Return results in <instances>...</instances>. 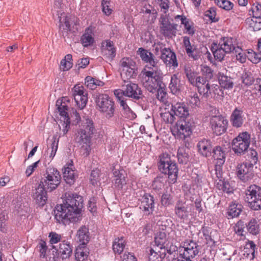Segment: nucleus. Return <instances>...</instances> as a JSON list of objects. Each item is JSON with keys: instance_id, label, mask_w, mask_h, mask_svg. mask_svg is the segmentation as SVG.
<instances>
[{"instance_id": "nucleus-35", "label": "nucleus", "mask_w": 261, "mask_h": 261, "mask_svg": "<svg viewBox=\"0 0 261 261\" xmlns=\"http://www.w3.org/2000/svg\"><path fill=\"white\" fill-rule=\"evenodd\" d=\"M72 164L68 166H65L63 171V177L67 184H73L75 180V171L73 169L72 161Z\"/></svg>"}, {"instance_id": "nucleus-64", "label": "nucleus", "mask_w": 261, "mask_h": 261, "mask_svg": "<svg viewBox=\"0 0 261 261\" xmlns=\"http://www.w3.org/2000/svg\"><path fill=\"white\" fill-rule=\"evenodd\" d=\"M49 238V243L51 245L57 244L59 242L61 243L62 236L61 234L54 231H51L48 234Z\"/></svg>"}, {"instance_id": "nucleus-52", "label": "nucleus", "mask_w": 261, "mask_h": 261, "mask_svg": "<svg viewBox=\"0 0 261 261\" xmlns=\"http://www.w3.org/2000/svg\"><path fill=\"white\" fill-rule=\"evenodd\" d=\"M37 250L40 253V257L41 258H45L46 257V252L47 250V246L45 241L40 240L36 246Z\"/></svg>"}, {"instance_id": "nucleus-54", "label": "nucleus", "mask_w": 261, "mask_h": 261, "mask_svg": "<svg viewBox=\"0 0 261 261\" xmlns=\"http://www.w3.org/2000/svg\"><path fill=\"white\" fill-rule=\"evenodd\" d=\"M197 89L199 93L202 95L204 97L207 98L211 94V86L208 83L203 85L198 86Z\"/></svg>"}, {"instance_id": "nucleus-33", "label": "nucleus", "mask_w": 261, "mask_h": 261, "mask_svg": "<svg viewBox=\"0 0 261 261\" xmlns=\"http://www.w3.org/2000/svg\"><path fill=\"white\" fill-rule=\"evenodd\" d=\"M217 77L220 86L226 89H232L233 87L232 79L224 73L219 72L217 74Z\"/></svg>"}, {"instance_id": "nucleus-30", "label": "nucleus", "mask_w": 261, "mask_h": 261, "mask_svg": "<svg viewBox=\"0 0 261 261\" xmlns=\"http://www.w3.org/2000/svg\"><path fill=\"white\" fill-rule=\"evenodd\" d=\"M166 94L164 91V122L172 124L174 121L175 117L171 111V106L173 105L165 99Z\"/></svg>"}, {"instance_id": "nucleus-58", "label": "nucleus", "mask_w": 261, "mask_h": 261, "mask_svg": "<svg viewBox=\"0 0 261 261\" xmlns=\"http://www.w3.org/2000/svg\"><path fill=\"white\" fill-rule=\"evenodd\" d=\"M241 79L242 83L248 86L251 85L254 81L252 74L250 72H245L243 73L242 75Z\"/></svg>"}, {"instance_id": "nucleus-44", "label": "nucleus", "mask_w": 261, "mask_h": 261, "mask_svg": "<svg viewBox=\"0 0 261 261\" xmlns=\"http://www.w3.org/2000/svg\"><path fill=\"white\" fill-rule=\"evenodd\" d=\"M186 53L189 57L192 58L194 60H197L200 58L199 51L196 49V47L192 45L190 43L185 48Z\"/></svg>"}, {"instance_id": "nucleus-51", "label": "nucleus", "mask_w": 261, "mask_h": 261, "mask_svg": "<svg viewBox=\"0 0 261 261\" xmlns=\"http://www.w3.org/2000/svg\"><path fill=\"white\" fill-rule=\"evenodd\" d=\"M247 58L252 63L257 64L261 61V53H256L252 49L247 51Z\"/></svg>"}, {"instance_id": "nucleus-26", "label": "nucleus", "mask_w": 261, "mask_h": 261, "mask_svg": "<svg viewBox=\"0 0 261 261\" xmlns=\"http://www.w3.org/2000/svg\"><path fill=\"white\" fill-rule=\"evenodd\" d=\"M164 64L166 66L176 67L178 62L175 53L170 48L164 47Z\"/></svg>"}, {"instance_id": "nucleus-31", "label": "nucleus", "mask_w": 261, "mask_h": 261, "mask_svg": "<svg viewBox=\"0 0 261 261\" xmlns=\"http://www.w3.org/2000/svg\"><path fill=\"white\" fill-rule=\"evenodd\" d=\"M168 21L169 19L166 15L164 16V36L171 38L176 36L177 24L168 23Z\"/></svg>"}, {"instance_id": "nucleus-42", "label": "nucleus", "mask_w": 261, "mask_h": 261, "mask_svg": "<svg viewBox=\"0 0 261 261\" xmlns=\"http://www.w3.org/2000/svg\"><path fill=\"white\" fill-rule=\"evenodd\" d=\"M181 24H183L186 32L184 33H187L191 36H193L195 33V30L193 26L194 23L189 19L187 17H184L181 19Z\"/></svg>"}, {"instance_id": "nucleus-18", "label": "nucleus", "mask_w": 261, "mask_h": 261, "mask_svg": "<svg viewBox=\"0 0 261 261\" xmlns=\"http://www.w3.org/2000/svg\"><path fill=\"white\" fill-rule=\"evenodd\" d=\"M245 120L243 108L236 107L232 111L230 116L231 125L236 128L241 127Z\"/></svg>"}, {"instance_id": "nucleus-62", "label": "nucleus", "mask_w": 261, "mask_h": 261, "mask_svg": "<svg viewBox=\"0 0 261 261\" xmlns=\"http://www.w3.org/2000/svg\"><path fill=\"white\" fill-rule=\"evenodd\" d=\"M216 8L211 7L205 11V16L207 17L212 22H216L219 21V18H216Z\"/></svg>"}, {"instance_id": "nucleus-7", "label": "nucleus", "mask_w": 261, "mask_h": 261, "mask_svg": "<svg viewBox=\"0 0 261 261\" xmlns=\"http://www.w3.org/2000/svg\"><path fill=\"white\" fill-rule=\"evenodd\" d=\"M244 200L251 210H261V187L255 184L247 187L245 191Z\"/></svg>"}, {"instance_id": "nucleus-41", "label": "nucleus", "mask_w": 261, "mask_h": 261, "mask_svg": "<svg viewBox=\"0 0 261 261\" xmlns=\"http://www.w3.org/2000/svg\"><path fill=\"white\" fill-rule=\"evenodd\" d=\"M125 240L123 237L116 238L113 243V250L115 253L120 254L125 247Z\"/></svg>"}, {"instance_id": "nucleus-29", "label": "nucleus", "mask_w": 261, "mask_h": 261, "mask_svg": "<svg viewBox=\"0 0 261 261\" xmlns=\"http://www.w3.org/2000/svg\"><path fill=\"white\" fill-rule=\"evenodd\" d=\"M211 50L213 54L215 60L220 62L224 60L225 55L227 54L217 42H213L212 43Z\"/></svg>"}, {"instance_id": "nucleus-4", "label": "nucleus", "mask_w": 261, "mask_h": 261, "mask_svg": "<svg viewBox=\"0 0 261 261\" xmlns=\"http://www.w3.org/2000/svg\"><path fill=\"white\" fill-rule=\"evenodd\" d=\"M194 122L189 118H179L175 124L170 127L172 135L177 139L187 141L192 133Z\"/></svg>"}, {"instance_id": "nucleus-27", "label": "nucleus", "mask_w": 261, "mask_h": 261, "mask_svg": "<svg viewBox=\"0 0 261 261\" xmlns=\"http://www.w3.org/2000/svg\"><path fill=\"white\" fill-rule=\"evenodd\" d=\"M216 176L219 180L217 182V188L227 194L233 193L234 191L233 188L230 185V182L227 180H225L222 177V172L220 175H216Z\"/></svg>"}, {"instance_id": "nucleus-40", "label": "nucleus", "mask_w": 261, "mask_h": 261, "mask_svg": "<svg viewBox=\"0 0 261 261\" xmlns=\"http://www.w3.org/2000/svg\"><path fill=\"white\" fill-rule=\"evenodd\" d=\"M89 252L85 246L80 245L75 250V257L76 261H84L87 259Z\"/></svg>"}, {"instance_id": "nucleus-6", "label": "nucleus", "mask_w": 261, "mask_h": 261, "mask_svg": "<svg viewBox=\"0 0 261 261\" xmlns=\"http://www.w3.org/2000/svg\"><path fill=\"white\" fill-rule=\"evenodd\" d=\"M61 181V175L58 170L56 168L49 167L46 168L39 184L48 192H52L58 187Z\"/></svg>"}, {"instance_id": "nucleus-59", "label": "nucleus", "mask_w": 261, "mask_h": 261, "mask_svg": "<svg viewBox=\"0 0 261 261\" xmlns=\"http://www.w3.org/2000/svg\"><path fill=\"white\" fill-rule=\"evenodd\" d=\"M201 72L202 76L208 81L213 77V70L207 65H202Z\"/></svg>"}, {"instance_id": "nucleus-36", "label": "nucleus", "mask_w": 261, "mask_h": 261, "mask_svg": "<svg viewBox=\"0 0 261 261\" xmlns=\"http://www.w3.org/2000/svg\"><path fill=\"white\" fill-rule=\"evenodd\" d=\"M175 213L176 215L180 219H187L189 216L188 208L184 205V204L178 200L175 207Z\"/></svg>"}, {"instance_id": "nucleus-5", "label": "nucleus", "mask_w": 261, "mask_h": 261, "mask_svg": "<svg viewBox=\"0 0 261 261\" xmlns=\"http://www.w3.org/2000/svg\"><path fill=\"white\" fill-rule=\"evenodd\" d=\"M236 233L240 236L245 237L248 233L253 236H256L260 232V224L259 220L256 218H251L247 221L239 220L234 226Z\"/></svg>"}, {"instance_id": "nucleus-2", "label": "nucleus", "mask_w": 261, "mask_h": 261, "mask_svg": "<svg viewBox=\"0 0 261 261\" xmlns=\"http://www.w3.org/2000/svg\"><path fill=\"white\" fill-rule=\"evenodd\" d=\"M83 202V197L76 193H65L63 203L56 207L55 218L57 221L65 225L81 221Z\"/></svg>"}, {"instance_id": "nucleus-50", "label": "nucleus", "mask_w": 261, "mask_h": 261, "mask_svg": "<svg viewBox=\"0 0 261 261\" xmlns=\"http://www.w3.org/2000/svg\"><path fill=\"white\" fill-rule=\"evenodd\" d=\"M85 85L91 89H94L97 86H102L103 83L95 80L91 76H88L85 78Z\"/></svg>"}, {"instance_id": "nucleus-45", "label": "nucleus", "mask_w": 261, "mask_h": 261, "mask_svg": "<svg viewBox=\"0 0 261 261\" xmlns=\"http://www.w3.org/2000/svg\"><path fill=\"white\" fill-rule=\"evenodd\" d=\"M72 57L71 54H67L60 63V68L63 71L69 70L72 66Z\"/></svg>"}, {"instance_id": "nucleus-14", "label": "nucleus", "mask_w": 261, "mask_h": 261, "mask_svg": "<svg viewBox=\"0 0 261 261\" xmlns=\"http://www.w3.org/2000/svg\"><path fill=\"white\" fill-rule=\"evenodd\" d=\"M122 87L123 88L125 96L139 100L143 96L142 91L137 84L132 83L128 80H123Z\"/></svg>"}, {"instance_id": "nucleus-38", "label": "nucleus", "mask_w": 261, "mask_h": 261, "mask_svg": "<svg viewBox=\"0 0 261 261\" xmlns=\"http://www.w3.org/2000/svg\"><path fill=\"white\" fill-rule=\"evenodd\" d=\"M180 81L178 79L176 74H174L171 77L169 88L173 94L177 95L180 93Z\"/></svg>"}, {"instance_id": "nucleus-20", "label": "nucleus", "mask_w": 261, "mask_h": 261, "mask_svg": "<svg viewBox=\"0 0 261 261\" xmlns=\"http://www.w3.org/2000/svg\"><path fill=\"white\" fill-rule=\"evenodd\" d=\"M198 152L203 157L208 158L212 155L213 149V143L210 139H202L197 143Z\"/></svg>"}, {"instance_id": "nucleus-23", "label": "nucleus", "mask_w": 261, "mask_h": 261, "mask_svg": "<svg viewBox=\"0 0 261 261\" xmlns=\"http://www.w3.org/2000/svg\"><path fill=\"white\" fill-rule=\"evenodd\" d=\"M243 206L242 204L232 201L229 204V206L226 212V217L228 219H233L238 217L242 212Z\"/></svg>"}, {"instance_id": "nucleus-46", "label": "nucleus", "mask_w": 261, "mask_h": 261, "mask_svg": "<svg viewBox=\"0 0 261 261\" xmlns=\"http://www.w3.org/2000/svg\"><path fill=\"white\" fill-rule=\"evenodd\" d=\"M56 106L58 107V110L61 115V119L66 120V119H70L67 111L68 107L65 105H63L59 100H57Z\"/></svg>"}, {"instance_id": "nucleus-3", "label": "nucleus", "mask_w": 261, "mask_h": 261, "mask_svg": "<svg viewBox=\"0 0 261 261\" xmlns=\"http://www.w3.org/2000/svg\"><path fill=\"white\" fill-rule=\"evenodd\" d=\"M96 129L93 121L89 118L82 121L78 130L77 139L81 145V150L85 156H88L91 151V139Z\"/></svg>"}, {"instance_id": "nucleus-24", "label": "nucleus", "mask_w": 261, "mask_h": 261, "mask_svg": "<svg viewBox=\"0 0 261 261\" xmlns=\"http://www.w3.org/2000/svg\"><path fill=\"white\" fill-rule=\"evenodd\" d=\"M102 51L104 56L112 60L116 56V48L113 41L106 40L102 44Z\"/></svg>"}, {"instance_id": "nucleus-16", "label": "nucleus", "mask_w": 261, "mask_h": 261, "mask_svg": "<svg viewBox=\"0 0 261 261\" xmlns=\"http://www.w3.org/2000/svg\"><path fill=\"white\" fill-rule=\"evenodd\" d=\"M184 252L180 255L183 257H189L193 258L197 255H199L201 252L202 246L198 245L196 242L192 240H186L184 243Z\"/></svg>"}, {"instance_id": "nucleus-21", "label": "nucleus", "mask_w": 261, "mask_h": 261, "mask_svg": "<svg viewBox=\"0 0 261 261\" xmlns=\"http://www.w3.org/2000/svg\"><path fill=\"white\" fill-rule=\"evenodd\" d=\"M153 197L149 194L145 193L141 199L140 208L146 215H148L153 211Z\"/></svg>"}, {"instance_id": "nucleus-43", "label": "nucleus", "mask_w": 261, "mask_h": 261, "mask_svg": "<svg viewBox=\"0 0 261 261\" xmlns=\"http://www.w3.org/2000/svg\"><path fill=\"white\" fill-rule=\"evenodd\" d=\"M258 153L255 149L250 148L247 154V159L245 163L254 166L258 162Z\"/></svg>"}, {"instance_id": "nucleus-53", "label": "nucleus", "mask_w": 261, "mask_h": 261, "mask_svg": "<svg viewBox=\"0 0 261 261\" xmlns=\"http://www.w3.org/2000/svg\"><path fill=\"white\" fill-rule=\"evenodd\" d=\"M58 147V141L57 142L56 140L52 141L51 144L48 146L46 151L47 154L49 155L50 160H53L55 156Z\"/></svg>"}, {"instance_id": "nucleus-49", "label": "nucleus", "mask_w": 261, "mask_h": 261, "mask_svg": "<svg viewBox=\"0 0 261 261\" xmlns=\"http://www.w3.org/2000/svg\"><path fill=\"white\" fill-rule=\"evenodd\" d=\"M248 15L250 17L261 16V4L256 2L249 10Z\"/></svg>"}, {"instance_id": "nucleus-25", "label": "nucleus", "mask_w": 261, "mask_h": 261, "mask_svg": "<svg viewBox=\"0 0 261 261\" xmlns=\"http://www.w3.org/2000/svg\"><path fill=\"white\" fill-rule=\"evenodd\" d=\"M58 252L62 259L68 258L72 253V246L70 242L64 240L60 243Z\"/></svg>"}, {"instance_id": "nucleus-22", "label": "nucleus", "mask_w": 261, "mask_h": 261, "mask_svg": "<svg viewBox=\"0 0 261 261\" xmlns=\"http://www.w3.org/2000/svg\"><path fill=\"white\" fill-rule=\"evenodd\" d=\"M171 111L173 113V115L178 116L179 118H189V112L188 108L184 103H178L175 106L171 105Z\"/></svg>"}, {"instance_id": "nucleus-12", "label": "nucleus", "mask_w": 261, "mask_h": 261, "mask_svg": "<svg viewBox=\"0 0 261 261\" xmlns=\"http://www.w3.org/2000/svg\"><path fill=\"white\" fill-rule=\"evenodd\" d=\"M226 148L224 146L216 145L213 147L212 155L215 161V170L216 175H220L222 172L223 166L226 157Z\"/></svg>"}, {"instance_id": "nucleus-13", "label": "nucleus", "mask_w": 261, "mask_h": 261, "mask_svg": "<svg viewBox=\"0 0 261 261\" xmlns=\"http://www.w3.org/2000/svg\"><path fill=\"white\" fill-rule=\"evenodd\" d=\"M254 166L243 162L237 167L236 175L242 181L245 182L252 180L255 176Z\"/></svg>"}, {"instance_id": "nucleus-8", "label": "nucleus", "mask_w": 261, "mask_h": 261, "mask_svg": "<svg viewBox=\"0 0 261 261\" xmlns=\"http://www.w3.org/2000/svg\"><path fill=\"white\" fill-rule=\"evenodd\" d=\"M250 134L247 132L240 133L231 141L232 150L237 156H241L248 151L250 144Z\"/></svg>"}, {"instance_id": "nucleus-55", "label": "nucleus", "mask_w": 261, "mask_h": 261, "mask_svg": "<svg viewBox=\"0 0 261 261\" xmlns=\"http://www.w3.org/2000/svg\"><path fill=\"white\" fill-rule=\"evenodd\" d=\"M215 4L220 8L229 11L233 7V4L228 0H215Z\"/></svg>"}, {"instance_id": "nucleus-15", "label": "nucleus", "mask_w": 261, "mask_h": 261, "mask_svg": "<svg viewBox=\"0 0 261 261\" xmlns=\"http://www.w3.org/2000/svg\"><path fill=\"white\" fill-rule=\"evenodd\" d=\"M73 96L77 107L83 109L88 101V94L84 87L80 84L75 85L73 88Z\"/></svg>"}, {"instance_id": "nucleus-56", "label": "nucleus", "mask_w": 261, "mask_h": 261, "mask_svg": "<svg viewBox=\"0 0 261 261\" xmlns=\"http://www.w3.org/2000/svg\"><path fill=\"white\" fill-rule=\"evenodd\" d=\"M249 24L250 28L254 31H258L261 30V16L252 17Z\"/></svg>"}, {"instance_id": "nucleus-37", "label": "nucleus", "mask_w": 261, "mask_h": 261, "mask_svg": "<svg viewBox=\"0 0 261 261\" xmlns=\"http://www.w3.org/2000/svg\"><path fill=\"white\" fill-rule=\"evenodd\" d=\"M64 24H61L60 28H63V30L65 32H68V31H71L72 30V28H73L74 25H76L79 24L78 19L75 18L74 16H66L64 19Z\"/></svg>"}, {"instance_id": "nucleus-10", "label": "nucleus", "mask_w": 261, "mask_h": 261, "mask_svg": "<svg viewBox=\"0 0 261 261\" xmlns=\"http://www.w3.org/2000/svg\"><path fill=\"white\" fill-rule=\"evenodd\" d=\"M213 110L215 115L211 117L210 124L213 133L218 136L226 132L228 122L222 115H217L219 113V110L214 108Z\"/></svg>"}, {"instance_id": "nucleus-48", "label": "nucleus", "mask_w": 261, "mask_h": 261, "mask_svg": "<svg viewBox=\"0 0 261 261\" xmlns=\"http://www.w3.org/2000/svg\"><path fill=\"white\" fill-rule=\"evenodd\" d=\"M247 247H249L248 248L252 250L249 251V253L244 252L243 256L250 260H252L255 257V251L256 249V245L253 241L248 240Z\"/></svg>"}, {"instance_id": "nucleus-32", "label": "nucleus", "mask_w": 261, "mask_h": 261, "mask_svg": "<svg viewBox=\"0 0 261 261\" xmlns=\"http://www.w3.org/2000/svg\"><path fill=\"white\" fill-rule=\"evenodd\" d=\"M233 41V39L232 37H223L220 38L218 44L222 47L225 52L230 54L233 52L236 48V47L234 46Z\"/></svg>"}, {"instance_id": "nucleus-34", "label": "nucleus", "mask_w": 261, "mask_h": 261, "mask_svg": "<svg viewBox=\"0 0 261 261\" xmlns=\"http://www.w3.org/2000/svg\"><path fill=\"white\" fill-rule=\"evenodd\" d=\"M76 236L80 245H86L90 240L89 229L86 226L83 225L80 227L77 231Z\"/></svg>"}, {"instance_id": "nucleus-9", "label": "nucleus", "mask_w": 261, "mask_h": 261, "mask_svg": "<svg viewBox=\"0 0 261 261\" xmlns=\"http://www.w3.org/2000/svg\"><path fill=\"white\" fill-rule=\"evenodd\" d=\"M95 102L98 110L103 113L107 118L113 117L115 110L114 102L108 95L99 94L96 98Z\"/></svg>"}, {"instance_id": "nucleus-1", "label": "nucleus", "mask_w": 261, "mask_h": 261, "mask_svg": "<svg viewBox=\"0 0 261 261\" xmlns=\"http://www.w3.org/2000/svg\"><path fill=\"white\" fill-rule=\"evenodd\" d=\"M138 53L141 59L150 65V66L146 65L140 73L141 82L143 86L150 92L155 93V97L163 102V77L156 71L152 54L143 48H139Z\"/></svg>"}, {"instance_id": "nucleus-19", "label": "nucleus", "mask_w": 261, "mask_h": 261, "mask_svg": "<svg viewBox=\"0 0 261 261\" xmlns=\"http://www.w3.org/2000/svg\"><path fill=\"white\" fill-rule=\"evenodd\" d=\"M47 192L48 191L39 184L33 191L32 196L39 206H43L46 204L47 200Z\"/></svg>"}, {"instance_id": "nucleus-28", "label": "nucleus", "mask_w": 261, "mask_h": 261, "mask_svg": "<svg viewBox=\"0 0 261 261\" xmlns=\"http://www.w3.org/2000/svg\"><path fill=\"white\" fill-rule=\"evenodd\" d=\"M190 145L188 140L185 141V145L179 147L177 151V158L179 163L186 164L189 161Z\"/></svg>"}, {"instance_id": "nucleus-47", "label": "nucleus", "mask_w": 261, "mask_h": 261, "mask_svg": "<svg viewBox=\"0 0 261 261\" xmlns=\"http://www.w3.org/2000/svg\"><path fill=\"white\" fill-rule=\"evenodd\" d=\"M188 104L193 108L199 107L200 106V100L196 92H191L188 99Z\"/></svg>"}, {"instance_id": "nucleus-57", "label": "nucleus", "mask_w": 261, "mask_h": 261, "mask_svg": "<svg viewBox=\"0 0 261 261\" xmlns=\"http://www.w3.org/2000/svg\"><path fill=\"white\" fill-rule=\"evenodd\" d=\"M164 171L167 173H178V168L176 164L175 163L170 162L164 161Z\"/></svg>"}, {"instance_id": "nucleus-63", "label": "nucleus", "mask_w": 261, "mask_h": 261, "mask_svg": "<svg viewBox=\"0 0 261 261\" xmlns=\"http://www.w3.org/2000/svg\"><path fill=\"white\" fill-rule=\"evenodd\" d=\"M234 52L236 54L237 59L241 63H244L246 61L247 55L244 53L242 48L239 46L236 47V48Z\"/></svg>"}, {"instance_id": "nucleus-17", "label": "nucleus", "mask_w": 261, "mask_h": 261, "mask_svg": "<svg viewBox=\"0 0 261 261\" xmlns=\"http://www.w3.org/2000/svg\"><path fill=\"white\" fill-rule=\"evenodd\" d=\"M155 249L151 248L149 254V261H162V258L160 251L158 250L163 248V236L161 232L158 233L154 237Z\"/></svg>"}, {"instance_id": "nucleus-39", "label": "nucleus", "mask_w": 261, "mask_h": 261, "mask_svg": "<svg viewBox=\"0 0 261 261\" xmlns=\"http://www.w3.org/2000/svg\"><path fill=\"white\" fill-rule=\"evenodd\" d=\"M201 232L207 243H212L211 246H216L217 242L215 240L214 236L212 235L211 228L207 226H203L201 228Z\"/></svg>"}, {"instance_id": "nucleus-61", "label": "nucleus", "mask_w": 261, "mask_h": 261, "mask_svg": "<svg viewBox=\"0 0 261 261\" xmlns=\"http://www.w3.org/2000/svg\"><path fill=\"white\" fill-rule=\"evenodd\" d=\"M152 188L154 190L159 192L162 190L163 188V176H157L153 180L152 183Z\"/></svg>"}, {"instance_id": "nucleus-60", "label": "nucleus", "mask_w": 261, "mask_h": 261, "mask_svg": "<svg viewBox=\"0 0 261 261\" xmlns=\"http://www.w3.org/2000/svg\"><path fill=\"white\" fill-rule=\"evenodd\" d=\"M81 40L84 46L88 47L93 43L94 38L91 34L85 33L81 37Z\"/></svg>"}, {"instance_id": "nucleus-11", "label": "nucleus", "mask_w": 261, "mask_h": 261, "mask_svg": "<svg viewBox=\"0 0 261 261\" xmlns=\"http://www.w3.org/2000/svg\"><path fill=\"white\" fill-rule=\"evenodd\" d=\"M121 76L123 80L134 79L137 75L136 62L129 58H123L120 61Z\"/></svg>"}]
</instances>
